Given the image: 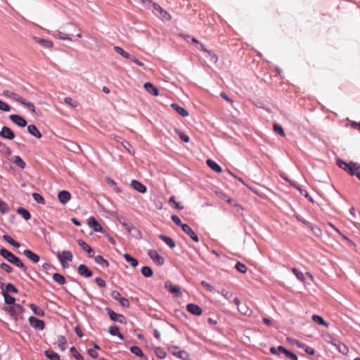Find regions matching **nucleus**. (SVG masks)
Listing matches in <instances>:
<instances>
[{
  "instance_id": "2eb2a0df",
  "label": "nucleus",
  "mask_w": 360,
  "mask_h": 360,
  "mask_svg": "<svg viewBox=\"0 0 360 360\" xmlns=\"http://www.w3.org/2000/svg\"><path fill=\"white\" fill-rule=\"evenodd\" d=\"M58 198L63 205H65L70 201L71 194L68 191H61L58 194Z\"/></svg>"
},
{
  "instance_id": "dca6fc26",
  "label": "nucleus",
  "mask_w": 360,
  "mask_h": 360,
  "mask_svg": "<svg viewBox=\"0 0 360 360\" xmlns=\"http://www.w3.org/2000/svg\"><path fill=\"white\" fill-rule=\"evenodd\" d=\"M187 311L196 316H200L202 314V309L197 304H188L186 306Z\"/></svg>"
},
{
  "instance_id": "9d476101",
  "label": "nucleus",
  "mask_w": 360,
  "mask_h": 360,
  "mask_svg": "<svg viewBox=\"0 0 360 360\" xmlns=\"http://www.w3.org/2000/svg\"><path fill=\"white\" fill-rule=\"evenodd\" d=\"M0 136L5 139L13 140L15 138V134L9 127L4 126L0 131Z\"/></svg>"
},
{
  "instance_id": "603ef678",
  "label": "nucleus",
  "mask_w": 360,
  "mask_h": 360,
  "mask_svg": "<svg viewBox=\"0 0 360 360\" xmlns=\"http://www.w3.org/2000/svg\"><path fill=\"white\" fill-rule=\"evenodd\" d=\"M32 197L34 198V200L39 203V204H41V205H44L46 203V201L44 200V198H43V196L39 194V193H32Z\"/></svg>"
},
{
  "instance_id": "49530a36",
  "label": "nucleus",
  "mask_w": 360,
  "mask_h": 360,
  "mask_svg": "<svg viewBox=\"0 0 360 360\" xmlns=\"http://www.w3.org/2000/svg\"><path fill=\"white\" fill-rule=\"evenodd\" d=\"M175 133L179 135V138L181 139V141L184 143H188L190 141V138L188 135L182 132L181 131L175 129H174Z\"/></svg>"
},
{
  "instance_id": "3c124183",
  "label": "nucleus",
  "mask_w": 360,
  "mask_h": 360,
  "mask_svg": "<svg viewBox=\"0 0 360 360\" xmlns=\"http://www.w3.org/2000/svg\"><path fill=\"white\" fill-rule=\"evenodd\" d=\"M53 36L56 38L63 39V40H68V41L72 40L71 38L68 37V35L66 34L62 33L61 32H59V31L53 33Z\"/></svg>"
},
{
  "instance_id": "412c9836",
  "label": "nucleus",
  "mask_w": 360,
  "mask_h": 360,
  "mask_svg": "<svg viewBox=\"0 0 360 360\" xmlns=\"http://www.w3.org/2000/svg\"><path fill=\"white\" fill-rule=\"evenodd\" d=\"M24 255L30 259L34 263H37L39 262L40 257L39 255L31 251L30 250H25L23 251Z\"/></svg>"
},
{
  "instance_id": "a878e982",
  "label": "nucleus",
  "mask_w": 360,
  "mask_h": 360,
  "mask_svg": "<svg viewBox=\"0 0 360 360\" xmlns=\"http://www.w3.org/2000/svg\"><path fill=\"white\" fill-rule=\"evenodd\" d=\"M13 162L16 166L22 169H24L26 167L25 162L19 155L13 156Z\"/></svg>"
},
{
  "instance_id": "5701e85b",
  "label": "nucleus",
  "mask_w": 360,
  "mask_h": 360,
  "mask_svg": "<svg viewBox=\"0 0 360 360\" xmlns=\"http://www.w3.org/2000/svg\"><path fill=\"white\" fill-rule=\"evenodd\" d=\"M171 106L178 114L181 115L182 117H186L188 116V112L184 108L176 103H172Z\"/></svg>"
},
{
  "instance_id": "09e8293b",
  "label": "nucleus",
  "mask_w": 360,
  "mask_h": 360,
  "mask_svg": "<svg viewBox=\"0 0 360 360\" xmlns=\"http://www.w3.org/2000/svg\"><path fill=\"white\" fill-rule=\"evenodd\" d=\"M4 95L14 99L15 101H16L18 103L20 102V99L22 98V97L18 96L17 94L10 92L9 91H4Z\"/></svg>"
},
{
  "instance_id": "72a5a7b5",
  "label": "nucleus",
  "mask_w": 360,
  "mask_h": 360,
  "mask_svg": "<svg viewBox=\"0 0 360 360\" xmlns=\"http://www.w3.org/2000/svg\"><path fill=\"white\" fill-rule=\"evenodd\" d=\"M34 40L36 42L44 47L51 48L53 46V42L50 40H46L38 37H34Z\"/></svg>"
},
{
  "instance_id": "13d9d810",
  "label": "nucleus",
  "mask_w": 360,
  "mask_h": 360,
  "mask_svg": "<svg viewBox=\"0 0 360 360\" xmlns=\"http://www.w3.org/2000/svg\"><path fill=\"white\" fill-rule=\"evenodd\" d=\"M70 352L77 360H84L83 356L77 352L75 347L70 348Z\"/></svg>"
},
{
  "instance_id": "473e14b6",
  "label": "nucleus",
  "mask_w": 360,
  "mask_h": 360,
  "mask_svg": "<svg viewBox=\"0 0 360 360\" xmlns=\"http://www.w3.org/2000/svg\"><path fill=\"white\" fill-rule=\"evenodd\" d=\"M30 308L31 309V310L34 312V314L38 316H44V310L40 308L39 307L34 304H30Z\"/></svg>"
},
{
  "instance_id": "4be33fe9",
  "label": "nucleus",
  "mask_w": 360,
  "mask_h": 360,
  "mask_svg": "<svg viewBox=\"0 0 360 360\" xmlns=\"http://www.w3.org/2000/svg\"><path fill=\"white\" fill-rule=\"evenodd\" d=\"M77 243L83 249L84 251L88 252L89 257L94 256V250L86 243H85L82 240H78Z\"/></svg>"
},
{
  "instance_id": "58836bf2",
  "label": "nucleus",
  "mask_w": 360,
  "mask_h": 360,
  "mask_svg": "<svg viewBox=\"0 0 360 360\" xmlns=\"http://www.w3.org/2000/svg\"><path fill=\"white\" fill-rule=\"evenodd\" d=\"M20 104L26 106L27 108H28V109L30 110H31L32 112L34 113H37L36 112V109H35V107L34 105V104L32 103H30L29 101H27L24 98H21L20 102H19Z\"/></svg>"
},
{
  "instance_id": "f704fd0d",
  "label": "nucleus",
  "mask_w": 360,
  "mask_h": 360,
  "mask_svg": "<svg viewBox=\"0 0 360 360\" xmlns=\"http://www.w3.org/2000/svg\"><path fill=\"white\" fill-rule=\"evenodd\" d=\"M311 319H312V320L314 322H316V323H319L320 325H322V326H325L326 328H328L329 326L328 323L325 321L324 319L321 316H320L319 315L314 314L312 316Z\"/></svg>"
},
{
  "instance_id": "a211bd4d",
  "label": "nucleus",
  "mask_w": 360,
  "mask_h": 360,
  "mask_svg": "<svg viewBox=\"0 0 360 360\" xmlns=\"http://www.w3.org/2000/svg\"><path fill=\"white\" fill-rule=\"evenodd\" d=\"M78 274L86 278L92 276L93 272L85 264H80L78 266Z\"/></svg>"
},
{
  "instance_id": "0e129e2a",
  "label": "nucleus",
  "mask_w": 360,
  "mask_h": 360,
  "mask_svg": "<svg viewBox=\"0 0 360 360\" xmlns=\"http://www.w3.org/2000/svg\"><path fill=\"white\" fill-rule=\"evenodd\" d=\"M292 271L293 272L295 276L299 280H300L302 281H304V274L301 271H300L298 269H297L296 268H292Z\"/></svg>"
},
{
  "instance_id": "de8ad7c7",
  "label": "nucleus",
  "mask_w": 360,
  "mask_h": 360,
  "mask_svg": "<svg viewBox=\"0 0 360 360\" xmlns=\"http://www.w3.org/2000/svg\"><path fill=\"white\" fill-rule=\"evenodd\" d=\"M155 355L160 359H164L167 356L166 352L162 348L159 347L155 349Z\"/></svg>"
},
{
  "instance_id": "864d4df0",
  "label": "nucleus",
  "mask_w": 360,
  "mask_h": 360,
  "mask_svg": "<svg viewBox=\"0 0 360 360\" xmlns=\"http://www.w3.org/2000/svg\"><path fill=\"white\" fill-rule=\"evenodd\" d=\"M235 268L236 269L237 271H238L239 272H240L242 274L246 273L247 270H248L247 266L244 264H243L240 262H238L236 264Z\"/></svg>"
},
{
  "instance_id": "c03bdc74",
  "label": "nucleus",
  "mask_w": 360,
  "mask_h": 360,
  "mask_svg": "<svg viewBox=\"0 0 360 360\" xmlns=\"http://www.w3.org/2000/svg\"><path fill=\"white\" fill-rule=\"evenodd\" d=\"M307 227L310 229V230L316 237H321L322 236V231L319 227L316 226L311 223L310 225H309Z\"/></svg>"
},
{
  "instance_id": "f03ea898",
  "label": "nucleus",
  "mask_w": 360,
  "mask_h": 360,
  "mask_svg": "<svg viewBox=\"0 0 360 360\" xmlns=\"http://www.w3.org/2000/svg\"><path fill=\"white\" fill-rule=\"evenodd\" d=\"M56 256L60 261L61 265L64 268L68 267L67 264L68 262H71L73 259L72 254L70 251L63 250L62 252H58L56 253Z\"/></svg>"
},
{
  "instance_id": "774afa93",
  "label": "nucleus",
  "mask_w": 360,
  "mask_h": 360,
  "mask_svg": "<svg viewBox=\"0 0 360 360\" xmlns=\"http://www.w3.org/2000/svg\"><path fill=\"white\" fill-rule=\"evenodd\" d=\"M201 285L208 291L211 292H214V287L210 285V283H208L207 282L205 281H202L201 282Z\"/></svg>"
},
{
  "instance_id": "393cba45",
  "label": "nucleus",
  "mask_w": 360,
  "mask_h": 360,
  "mask_svg": "<svg viewBox=\"0 0 360 360\" xmlns=\"http://www.w3.org/2000/svg\"><path fill=\"white\" fill-rule=\"evenodd\" d=\"M28 132L37 139L41 138V134L34 124H30L27 126Z\"/></svg>"
},
{
  "instance_id": "4c0bfd02",
  "label": "nucleus",
  "mask_w": 360,
  "mask_h": 360,
  "mask_svg": "<svg viewBox=\"0 0 360 360\" xmlns=\"http://www.w3.org/2000/svg\"><path fill=\"white\" fill-rule=\"evenodd\" d=\"M141 274L146 278H150L153 276V271L149 266H143L141 269Z\"/></svg>"
},
{
  "instance_id": "8fccbe9b",
  "label": "nucleus",
  "mask_w": 360,
  "mask_h": 360,
  "mask_svg": "<svg viewBox=\"0 0 360 360\" xmlns=\"http://www.w3.org/2000/svg\"><path fill=\"white\" fill-rule=\"evenodd\" d=\"M130 351H131V353H133L134 354H135L137 356H139V357H143L144 356V354L143 353L141 349L139 347H137V346L131 347H130Z\"/></svg>"
},
{
  "instance_id": "f8f14e48",
  "label": "nucleus",
  "mask_w": 360,
  "mask_h": 360,
  "mask_svg": "<svg viewBox=\"0 0 360 360\" xmlns=\"http://www.w3.org/2000/svg\"><path fill=\"white\" fill-rule=\"evenodd\" d=\"M165 287L169 292L174 294L176 297H180L181 295L179 287L172 285L169 281H167L165 283Z\"/></svg>"
},
{
  "instance_id": "680f3d73",
  "label": "nucleus",
  "mask_w": 360,
  "mask_h": 360,
  "mask_svg": "<svg viewBox=\"0 0 360 360\" xmlns=\"http://www.w3.org/2000/svg\"><path fill=\"white\" fill-rule=\"evenodd\" d=\"M221 294L223 295L224 298H226L228 300H230L233 295V293L232 292L229 291L226 289H222L221 291Z\"/></svg>"
},
{
  "instance_id": "423d86ee",
  "label": "nucleus",
  "mask_w": 360,
  "mask_h": 360,
  "mask_svg": "<svg viewBox=\"0 0 360 360\" xmlns=\"http://www.w3.org/2000/svg\"><path fill=\"white\" fill-rule=\"evenodd\" d=\"M233 303L238 307V309L241 314L247 316L251 315L252 310L246 304H241L238 298H234Z\"/></svg>"
},
{
  "instance_id": "7ed1b4c3",
  "label": "nucleus",
  "mask_w": 360,
  "mask_h": 360,
  "mask_svg": "<svg viewBox=\"0 0 360 360\" xmlns=\"http://www.w3.org/2000/svg\"><path fill=\"white\" fill-rule=\"evenodd\" d=\"M170 353L182 359V360H190L189 354L184 350H180L177 347H173L169 349Z\"/></svg>"
},
{
  "instance_id": "4d7b16f0",
  "label": "nucleus",
  "mask_w": 360,
  "mask_h": 360,
  "mask_svg": "<svg viewBox=\"0 0 360 360\" xmlns=\"http://www.w3.org/2000/svg\"><path fill=\"white\" fill-rule=\"evenodd\" d=\"M337 165L338 167L344 170L348 171L349 167L350 166V163L347 164L345 161L340 159L337 160Z\"/></svg>"
},
{
  "instance_id": "6ab92c4d",
  "label": "nucleus",
  "mask_w": 360,
  "mask_h": 360,
  "mask_svg": "<svg viewBox=\"0 0 360 360\" xmlns=\"http://www.w3.org/2000/svg\"><path fill=\"white\" fill-rule=\"evenodd\" d=\"M131 186L132 187L133 189L141 193H144L146 192V186L137 180H132L131 181Z\"/></svg>"
},
{
  "instance_id": "69168bd1",
  "label": "nucleus",
  "mask_w": 360,
  "mask_h": 360,
  "mask_svg": "<svg viewBox=\"0 0 360 360\" xmlns=\"http://www.w3.org/2000/svg\"><path fill=\"white\" fill-rule=\"evenodd\" d=\"M159 13H160V17L163 20H171V15L166 11L162 9Z\"/></svg>"
},
{
  "instance_id": "1a4fd4ad",
  "label": "nucleus",
  "mask_w": 360,
  "mask_h": 360,
  "mask_svg": "<svg viewBox=\"0 0 360 360\" xmlns=\"http://www.w3.org/2000/svg\"><path fill=\"white\" fill-rule=\"evenodd\" d=\"M29 323L31 326L37 330H42L44 329L45 323L44 321L37 319L34 316L29 318Z\"/></svg>"
},
{
  "instance_id": "7c9ffc66",
  "label": "nucleus",
  "mask_w": 360,
  "mask_h": 360,
  "mask_svg": "<svg viewBox=\"0 0 360 360\" xmlns=\"http://www.w3.org/2000/svg\"><path fill=\"white\" fill-rule=\"evenodd\" d=\"M207 165L212 169L214 170V172H217V173H220L221 172L222 169H221V167L217 163L215 162L214 161L210 160V159H208L207 160Z\"/></svg>"
},
{
  "instance_id": "e2e57ef3",
  "label": "nucleus",
  "mask_w": 360,
  "mask_h": 360,
  "mask_svg": "<svg viewBox=\"0 0 360 360\" xmlns=\"http://www.w3.org/2000/svg\"><path fill=\"white\" fill-rule=\"evenodd\" d=\"M64 103L72 108H75L77 106V102L74 101L73 99L70 97H65L64 98Z\"/></svg>"
},
{
  "instance_id": "a18cd8bd",
  "label": "nucleus",
  "mask_w": 360,
  "mask_h": 360,
  "mask_svg": "<svg viewBox=\"0 0 360 360\" xmlns=\"http://www.w3.org/2000/svg\"><path fill=\"white\" fill-rule=\"evenodd\" d=\"M5 302L9 306L15 304V298L11 296L7 292H2Z\"/></svg>"
},
{
  "instance_id": "6e6552de",
  "label": "nucleus",
  "mask_w": 360,
  "mask_h": 360,
  "mask_svg": "<svg viewBox=\"0 0 360 360\" xmlns=\"http://www.w3.org/2000/svg\"><path fill=\"white\" fill-rule=\"evenodd\" d=\"M108 314L109 315L110 319L116 322H119L120 323H126V319L125 317L120 314H117L115 311H113L110 309H106Z\"/></svg>"
},
{
  "instance_id": "f3484780",
  "label": "nucleus",
  "mask_w": 360,
  "mask_h": 360,
  "mask_svg": "<svg viewBox=\"0 0 360 360\" xmlns=\"http://www.w3.org/2000/svg\"><path fill=\"white\" fill-rule=\"evenodd\" d=\"M182 230L184 231V233L188 235L195 242L199 241L198 236L188 224H184V226H182Z\"/></svg>"
},
{
  "instance_id": "cd10ccee",
  "label": "nucleus",
  "mask_w": 360,
  "mask_h": 360,
  "mask_svg": "<svg viewBox=\"0 0 360 360\" xmlns=\"http://www.w3.org/2000/svg\"><path fill=\"white\" fill-rule=\"evenodd\" d=\"M109 333L112 336H117L120 340L124 339V335L120 332L119 328L116 326L109 328Z\"/></svg>"
},
{
  "instance_id": "5fc2aeb1",
  "label": "nucleus",
  "mask_w": 360,
  "mask_h": 360,
  "mask_svg": "<svg viewBox=\"0 0 360 360\" xmlns=\"http://www.w3.org/2000/svg\"><path fill=\"white\" fill-rule=\"evenodd\" d=\"M216 193L218 195V197L220 198L221 199L226 201L230 204L232 203L233 200L224 192L217 191Z\"/></svg>"
},
{
  "instance_id": "f257e3e1",
  "label": "nucleus",
  "mask_w": 360,
  "mask_h": 360,
  "mask_svg": "<svg viewBox=\"0 0 360 360\" xmlns=\"http://www.w3.org/2000/svg\"><path fill=\"white\" fill-rule=\"evenodd\" d=\"M0 255L5 258L8 262L14 264L18 268L22 269L24 272L27 271V268L24 265L20 259L19 257L14 255L12 252L8 251L5 248H1L0 250Z\"/></svg>"
},
{
  "instance_id": "c756f323",
  "label": "nucleus",
  "mask_w": 360,
  "mask_h": 360,
  "mask_svg": "<svg viewBox=\"0 0 360 360\" xmlns=\"http://www.w3.org/2000/svg\"><path fill=\"white\" fill-rule=\"evenodd\" d=\"M352 175H357V174L360 172V165L355 162H350V166L347 171Z\"/></svg>"
},
{
  "instance_id": "c85d7f7f",
  "label": "nucleus",
  "mask_w": 360,
  "mask_h": 360,
  "mask_svg": "<svg viewBox=\"0 0 360 360\" xmlns=\"http://www.w3.org/2000/svg\"><path fill=\"white\" fill-rule=\"evenodd\" d=\"M106 183L117 193L122 192V189L117 186L116 182L110 177L105 178Z\"/></svg>"
},
{
  "instance_id": "6e6d98bb",
  "label": "nucleus",
  "mask_w": 360,
  "mask_h": 360,
  "mask_svg": "<svg viewBox=\"0 0 360 360\" xmlns=\"http://www.w3.org/2000/svg\"><path fill=\"white\" fill-rule=\"evenodd\" d=\"M2 292H7L8 294V292L16 293L18 292V290L13 284L8 283L6 284L5 289L2 290Z\"/></svg>"
},
{
  "instance_id": "4468645a",
  "label": "nucleus",
  "mask_w": 360,
  "mask_h": 360,
  "mask_svg": "<svg viewBox=\"0 0 360 360\" xmlns=\"http://www.w3.org/2000/svg\"><path fill=\"white\" fill-rule=\"evenodd\" d=\"M9 117L13 123L19 127H24L27 125V121L18 115H11Z\"/></svg>"
},
{
  "instance_id": "a19ab883",
  "label": "nucleus",
  "mask_w": 360,
  "mask_h": 360,
  "mask_svg": "<svg viewBox=\"0 0 360 360\" xmlns=\"http://www.w3.org/2000/svg\"><path fill=\"white\" fill-rule=\"evenodd\" d=\"M53 279L55 282L58 283L60 285H63L65 283V277L58 273H55L53 274Z\"/></svg>"
},
{
  "instance_id": "e433bc0d",
  "label": "nucleus",
  "mask_w": 360,
  "mask_h": 360,
  "mask_svg": "<svg viewBox=\"0 0 360 360\" xmlns=\"http://www.w3.org/2000/svg\"><path fill=\"white\" fill-rule=\"evenodd\" d=\"M279 349L281 351H282V352L284 353L286 356L291 359L292 360H297V359H298L297 356L295 354H294L293 352L286 349L284 347L280 346Z\"/></svg>"
},
{
  "instance_id": "39448f33",
  "label": "nucleus",
  "mask_w": 360,
  "mask_h": 360,
  "mask_svg": "<svg viewBox=\"0 0 360 360\" xmlns=\"http://www.w3.org/2000/svg\"><path fill=\"white\" fill-rule=\"evenodd\" d=\"M148 255L158 266H162L165 264L164 258L157 251L150 250L148 252Z\"/></svg>"
},
{
  "instance_id": "bf43d9fd",
  "label": "nucleus",
  "mask_w": 360,
  "mask_h": 360,
  "mask_svg": "<svg viewBox=\"0 0 360 360\" xmlns=\"http://www.w3.org/2000/svg\"><path fill=\"white\" fill-rule=\"evenodd\" d=\"M8 211L9 208L8 205L0 199V212L2 214H6L8 213Z\"/></svg>"
},
{
  "instance_id": "0eeeda50",
  "label": "nucleus",
  "mask_w": 360,
  "mask_h": 360,
  "mask_svg": "<svg viewBox=\"0 0 360 360\" xmlns=\"http://www.w3.org/2000/svg\"><path fill=\"white\" fill-rule=\"evenodd\" d=\"M111 297L114 300H117L120 305L122 306L123 307H128L129 306V302L128 300L124 297H122L121 294L118 291L113 290L111 292Z\"/></svg>"
},
{
  "instance_id": "b1692460",
  "label": "nucleus",
  "mask_w": 360,
  "mask_h": 360,
  "mask_svg": "<svg viewBox=\"0 0 360 360\" xmlns=\"http://www.w3.org/2000/svg\"><path fill=\"white\" fill-rule=\"evenodd\" d=\"M122 225L124 226L125 229L127 231V232L130 234L134 235V233H136L138 235L140 234L139 230L133 226L132 224L124 221L122 222Z\"/></svg>"
},
{
  "instance_id": "bb28decb",
  "label": "nucleus",
  "mask_w": 360,
  "mask_h": 360,
  "mask_svg": "<svg viewBox=\"0 0 360 360\" xmlns=\"http://www.w3.org/2000/svg\"><path fill=\"white\" fill-rule=\"evenodd\" d=\"M123 257H124V259L126 260V262H127L132 267L135 268L138 266V264H139L138 260L134 258L133 257H131L128 253H124L123 255Z\"/></svg>"
},
{
  "instance_id": "2f4dec72",
  "label": "nucleus",
  "mask_w": 360,
  "mask_h": 360,
  "mask_svg": "<svg viewBox=\"0 0 360 360\" xmlns=\"http://www.w3.org/2000/svg\"><path fill=\"white\" fill-rule=\"evenodd\" d=\"M160 238H161L171 248H174L176 245L173 239L169 236L161 234L160 235Z\"/></svg>"
},
{
  "instance_id": "ddd939ff",
  "label": "nucleus",
  "mask_w": 360,
  "mask_h": 360,
  "mask_svg": "<svg viewBox=\"0 0 360 360\" xmlns=\"http://www.w3.org/2000/svg\"><path fill=\"white\" fill-rule=\"evenodd\" d=\"M331 344L338 350V352L342 354H347L349 352L348 347L343 343L340 342L337 340H334L331 342Z\"/></svg>"
},
{
  "instance_id": "79ce46f5",
  "label": "nucleus",
  "mask_w": 360,
  "mask_h": 360,
  "mask_svg": "<svg viewBox=\"0 0 360 360\" xmlns=\"http://www.w3.org/2000/svg\"><path fill=\"white\" fill-rule=\"evenodd\" d=\"M45 354L50 360H60L59 355L54 351L46 350Z\"/></svg>"
},
{
  "instance_id": "338daca9",
  "label": "nucleus",
  "mask_w": 360,
  "mask_h": 360,
  "mask_svg": "<svg viewBox=\"0 0 360 360\" xmlns=\"http://www.w3.org/2000/svg\"><path fill=\"white\" fill-rule=\"evenodd\" d=\"M171 219L176 226H181L182 228V226H184V224L181 222V220L178 216L173 214L172 215Z\"/></svg>"
},
{
  "instance_id": "37998d69",
  "label": "nucleus",
  "mask_w": 360,
  "mask_h": 360,
  "mask_svg": "<svg viewBox=\"0 0 360 360\" xmlns=\"http://www.w3.org/2000/svg\"><path fill=\"white\" fill-rule=\"evenodd\" d=\"M66 344H67V341L64 336L60 335L58 337V345L62 351L65 350Z\"/></svg>"
},
{
  "instance_id": "c9c22d12",
  "label": "nucleus",
  "mask_w": 360,
  "mask_h": 360,
  "mask_svg": "<svg viewBox=\"0 0 360 360\" xmlns=\"http://www.w3.org/2000/svg\"><path fill=\"white\" fill-rule=\"evenodd\" d=\"M94 261L96 263L101 265L102 267H108L109 266L108 262L101 255H97L94 258Z\"/></svg>"
},
{
  "instance_id": "ea45409f",
  "label": "nucleus",
  "mask_w": 360,
  "mask_h": 360,
  "mask_svg": "<svg viewBox=\"0 0 360 360\" xmlns=\"http://www.w3.org/2000/svg\"><path fill=\"white\" fill-rule=\"evenodd\" d=\"M17 212L19 214H20L22 217V218L25 220H28L31 217L30 212L23 207H18L17 210Z\"/></svg>"
},
{
  "instance_id": "20e7f679",
  "label": "nucleus",
  "mask_w": 360,
  "mask_h": 360,
  "mask_svg": "<svg viewBox=\"0 0 360 360\" xmlns=\"http://www.w3.org/2000/svg\"><path fill=\"white\" fill-rule=\"evenodd\" d=\"M5 310L8 311L11 316H17L23 312L24 308L19 304H13L12 305L8 306L6 308H5Z\"/></svg>"
},
{
  "instance_id": "052dcab7",
  "label": "nucleus",
  "mask_w": 360,
  "mask_h": 360,
  "mask_svg": "<svg viewBox=\"0 0 360 360\" xmlns=\"http://www.w3.org/2000/svg\"><path fill=\"white\" fill-rule=\"evenodd\" d=\"M274 130L275 131V132L279 134L283 137H284L285 136L283 129L278 124H274Z\"/></svg>"
},
{
  "instance_id": "aec40b11",
  "label": "nucleus",
  "mask_w": 360,
  "mask_h": 360,
  "mask_svg": "<svg viewBox=\"0 0 360 360\" xmlns=\"http://www.w3.org/2000/svg\"><path fill=\"white\" fill-rule=\"evenodd\" d=\"M143 87L148 94L155 96L159 95L158 89L151 83L146 82L143 85Z\"/></svg>"
},
{
  "instance_id": "9b49d317",
  "label": "nucleus",
  "mask_w": 360,
  "mask_h": 360,
  "mask_svg": "<svg viewBox=\"0 0 360 360\" xmlns=\"http://www.w3.org/2000/svg\"><path fill=\"white\" fill-rule=\"evenodd\" d=\"M88 225L96 232L103 233L104 230L101 224L93 217L88 219Z\"/></svg>"
}]
</instances>
